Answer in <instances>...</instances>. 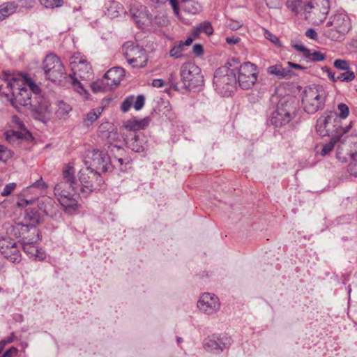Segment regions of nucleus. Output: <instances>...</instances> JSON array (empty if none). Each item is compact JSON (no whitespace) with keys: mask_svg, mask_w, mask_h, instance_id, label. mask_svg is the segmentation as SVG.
Instances as JSON below:
<instances>
[{"mask_svg":"<svg viewBox=\"0 0 357 357\" xmlns=\"http://www.w3.org/2000/svg\"><path fill=\"white\" fill-rule=\"evenodd\" d=\"M199 29L202 33H204L206 35H211L213 32V29L211 24L208 21H204L198 25Z\"/></svg>","mask_w":357,"mask_h":357,"instance_id":"obj_48","label":"nucleus"},{"mask_svg":"<svg viewBox=\"0 0 357 357\" xmlns=\"http://www.w3.org/2000/svg\"><path fill=\"white\" fill-rule=\"evenodd\" d=\"M16 9L17 6L14 3H6L0 6V20L14 13Z\"/></svg>","mask_w":357,"mask_h":357,"instance_id":"obj_36","label":"nucleus"},{"mask_svg":"<svg viewBox=\"0 0 357 357\" xmlns=\"http://www.w3.org/2000/svg\"><path fill=\"white\" fill-rule=\"evenodd\" d=\"M323 72L327 73L328 78L333 82H336V77L335 76V73L332 72V70L328 68L327 66H324L321 68Z\"/></svg>","mask_w":357,"mask_h":357,"instance_id":"obj_58","label":"nucleus"},{"mask_svg":"<svg viewBox=\"0 0 357 357\" xmlns=\"http://www.w3.org/2000/svg\"><path fill=\"white\" fill-rule=\"evenodd\" d=\"M227 26L232 30H236L239 29L242 25L238 22H234L231 20L227 23Z\"/></svg>","mask_w":357,"mask_h":357,"instance_id":"obj_61","label":"nucleus"},{"mask_svg":"<svg viewBox=\"0 0 357 357\" xmlns=\"http://www.w3.org/2000/svg\"><path fill=\"white\" fill-rule=\"evenodd\" d=\"M328 13V0H307L305 8V18L317 22L325 19Z\"/></svg>","mask_w":357,"mask_h":357,"instance_id":"obj_9","label":"nucleus"},{"mask_svg":"<svg viewBox=\"0 0 357 357\" xmlns=\"http://www.w3.org/2000/svg\"><path fill=\"white\" fill-rule=\"evenodd\" d=\"M257 66L250 63L245 62L241 65L238 70V82L243 89L252 87L257 79Z\"/></svg>","mask_w":357,"mask_h":357,"instance_id":"obj_10","label":"nucleus"},{"mask_svg":"<svg viewBox=\"0 0 357 357\" xmlns=\"http://www.w3.org/2000/svg\"><path fill=\"white\" fill-rule=\"evenodd\" d=\"M304 57L310 59L312 61L318 62L324 61L326 59V55L323 53H321L320 52L314 51L311 52V51L308 49Z\"/></svg>","mask_w":357,"mask_h":357,"instance_id":"obj_40","label":"nucleus"},{"mask_svg":"<svg viewBox=\"0 0 357 357\" xmlns=\"http://www.w3.org/2000/svg\"><path fill=\"white\" fill-rule=\"evenodd\" d=\"M325 93L321 86L309 87L305 89L303 97L304 110L308 114H314L325 105Z\"/></svg>","mask_w":357,"mask_h":357,"instance_id":"obj_4","label":"nucleus"},{"mask_svg":"<svg viewBox=\"0 0 357 357\" xmlns=\"http://www.w3.org/2000/svg\"><path fill=\"white\" fill-rule=\"evenodd\" d=\"M68 174H66L65 178H66L67 182L70 181V178L69 177ZM68 183L66 182H59L54 187V195L57 196V199H61L63 196L66 197L67 198L70 199H79V193L78 191V189H73L70 188V190L66 189V184Z\"/></svg>","mask_w":357,"mask_h":357,"instance_id":"obj_19","label":"nucleus"},{"mask_svg":"<svg viewBox=\"0 0 357 357\" xmlns=\"http://www.w3.org/2000/svg\"><path fill=\"white\" fill-rule=\"evenodd\" d=\"M267 6L270 8H276L280 3V0H264Z\"/></svg>","mask_w":357,"mask_h":357,"instance_id":"obj_63","label":"nucleus"},{"mask_svg":"<svg viewBox=\"0 0 357 357\" xmlns=\"http://www.w3.org/2000/svg\"><path fill=\"white\" fill-rule=\"evenodd\" d=\"M146 142V136L141 132L131 133L128 136L126 139L128 147L137 153H141L144 151Z\"/></svg>","mask_w":357,"mask_h":357,"instance_id":"obj_17","label":"nucleus"},{"mask_svg":"<svg viewBox=\"0 0 357 357\" xmlns=\"http://www.w3.org/2000/svg\"><path fill=\"white\" fill-rule=\"evenodd\" d=\"M79 174L80 191L86 195L96 190L104 184V180L100 174V172L87 167L84 170H81Z\"/></svg>","mask_w":357,"mask_h":357,"instance_id":"obj_7","label":"nucleus"},{"mask_svg":"<svg viewBox=\"0 0 357 357\" xmlns=\"http://www.w3.org/2000/svg\"><path fill=\"white\" fill-rule=\"evenodd\" d=\"M333 66L338 70H347L350 69V65L348 61L345 59H336L333 62Z\"/></svg>","mask_w":357,"mask_h":357,"instance_id":"obj_47","label":"nucleus"},{"mask_svg":"<svg viewBox=\"0 0 357 357\" xmlns=\"http://www.w3.org/2000/svg\"><path fill=\"white\" fill-rule=\"evenodd\" d=\"M16 183H10L7 184L3 191L1 192V195L3 197L9 195L15 188Z\"/></svg>","mask_w":357,"mask_h":357,"instance_id":"obj_53","label":"nucleus"},{"mask_svg":"<svg viewBox=\"0 0 357 357\" xmlns=\"http://www.w3.org/2000/svg\"><path fill=\"white\" fill-rule=\"evenodd\" d=\"M266 70L268 75H273L278 79H288L294 75L291 70L284 68L280 63L270 66Z\"/></svg>","mask_w":357,"mask_h":357,"instance_id":"obj_23","label":"nucleus"},{"mask_svg":"<svg viewBox=\"0 0 357 357\" xmlns=\"http://www.w3.org/2000/svg\"><path fill=\"white\" fill-rule=\"evenodd\" d=\"M30 231H33V234H35L36 232V227L24 221L15 223L8 229V232L10 234L14 235L17 238H25L26 234Z\"/></svg>","mask_w":357,"mask_h":357,"instance_id":"obj_22","label":"nucleus"},{"mask_svg":"<svg viewBox=\"0 0 357 357\" xmlns=\"http://www.w3.org/2000/svg\"><path fill=\"white\" fill-rule=\"evenodd\" d=\"M305 36L311 39L316 40L317 33L313 29H309L305 31Z\"/></svg>","mask_w":357,"mask_h":357,"instance_id":"obj_62","label":"nucleus"},{"mask_svg":"<svg viewBox=\"0 0 357 357\" xmlns=\"http://www.w3.org/2000/svg\"><path fill=\"white\" fill-rule=\"evenodd\" d=\"M185 49L183 46V43L180 42L175 43L169 50V56L174 59H178L183 56V52Z\"/></svg>","mask_w":357,"mask_h":357,"instance_id":"obj_38","label":"nucleus"},{"mask_svg":"<svg viewBox=\"0 0 357 357\" xmlns=\"http://www.w3.org/2000/svg\"><path fill=\"white\" fill-rule=\"evenodd\" d=\"M47 188V184L43 180V178L40 177L31 185L28 186L27 190L29 192H33L37 195H41L42 193L45 192Z\"/></svg>","mask_w":357,"mask_h":357,"instance_id":"obj_32","label":"nucleus"},{"mask_svg":"<svg viewBox=\"0 0 357 357\" xmlns=\"http://www.w3.org/2000/svg\"><path fill=\"white\" fill-rule=\"evenodd\" d=\"M17 352V350L15 347H10L9 349L6 351L1 357H13Z\"/></svg>","mask_w":357,"mask_h":357,"instance_id":"obj_60","label":"nucleus"},{"mask_svg":"<svg viewBox=\"0 0 357 357\" xmlns=\"http://www.w3.org/2000/svg\"><path fill=\"white\" fill-rule=\"evenodd\" d=\"M122 49L125 58L132 67L140 68L146 66L148 56L142 47L132 41H127Z\"/></svg>","mask_w":357,"mask_h":357,"instance_id":"obj_6","label":"nucleus"},{"mask_svg":"<svg viewBox=\"0 0 357 357\" xmlns=\"http://www.w3.org/2000/svg\"><path fill=\"white\" fill-rule=\"evenodd\" d=\"M98 118V114L96 112L91 111L89 112L86 117L84 119L83 123L85 126H89L92 125V123L97 120Z\"/></svg>","mask_w":357,"mask_h":357,"instance_id":"obj_49","label":"nucleus"},{"mask_svg":"<svg viewBox=\"0 0 357 357\" xmlns=\"http://www.w3.org/2000/svg\"><path fill=\"white\" fill-rule=\"evenodd\" d=\"M3 79L6 84V88L0 85V94L8 98L10 96L11 104L19 111L20 106L32 107L31 93L28 88L24 86L23 80L20 78L4 73Z\"/></svg>","mask_w":357,"mask_h":357,"instance_id":"obj_1","label":"nucleus"},{"mask_svg":"<svg viewBox=\"0 0 357 357\" xmlns=\"http://www.w3.org/2000/svg\"><path fill=\"white\" fill-rule=\"evenodd\" d=\"M59 202L63 208L65 213L68 215H73L77 213L79 204H78V199H68L63 196L61 199H59Z\"/></svg>","mask_w":357,"mask_h":357,"instance_id":"obj_25","label":"nucleus"},{"mask_svg":"<svg viewBox=\"0 0 357 357\" xmlns=\"http://www.w3.org/2000/svg\"><path fill=\"white\" fill-rule=\"evenodd\" d=\"M337 121V114L333 112L326 113L317 121L316 130L321 136H328L336 130L334 127Z\"/></svg>","mask_w":357,"mask_h":357,"instance_id":"obj_11","label":"nucleus"},{"mask_svg":"<svg viewBox=\"0 0 357 357\" xmlns=\"http://www.w3.org/2000/svg\"><path fill=\"white\" fill-rule=\"evenodd\" d=\"M66 82L70 83L77 93L84 96L85 98H87L89 94L87 91L84 87L83 84L80 83L77 78L74 77L73 75L70 74L68 76Z\"/></svg>","mask_w":357,"mask_h":357,"instance_id":"obj_35","label":"nucleus"},{"mask_svg":"<svg viewBox=\"0 0 357 357\" xmlns=\"http://www.w3.org/2000/svg\"><path fill=\"white\" fill-rule=\"evenodd\" d=\"M291 46L295 48L296 50L302 52L303 54V56L306 54L307 51V48H306L303 44L301 43H294V41L291 42Z\"/></svg>","mask_w":357,"mask_h":357,"instance_id":"obj_56","label":"nucleus"},{"mask_svg":"<svg viewBox=\"0 0 357 357\" xmlns=\"http://www.w3.org/2000/svg\"><path fill=\"white\" fill-rule=\"evenodd\" d=\"M352 161L348 166V172L351 175L357 177V155L356 153H351Z\"/></svg>","mask_w":357,"mask_h":357,"instance_id":"obj_45","label":"nucleus"},{"mask_svg":"<svg viewBox=\"0 0 357 357\" xmlns=\"http://www.w3.org/2000/svg\"><path fill=\"white\" fill-rule=\"evenodd\" d=\"M104 149L107 151V154L112 158H117L124 154V149L120 146L113 144L109 139L105 144Z\"/></svg>","mask_w":357,"mask_h":357,"instance_id":"obj_30","label":"nucleus"},{"mask_svg":"<svg viewBox=\"0 0 357 357\" xmlns=\"http://www.w3.org/2000/svg\"><path fill=\"white\" fill-rule=\"evenodd\" d=\"M0 252L11 262H18L21 260L18 245L10 238H3L0 240Z\"/></svg>","mask_w":357,"mask_h":357,"instance_id":"obj_13","label":"nucleus"},{"mask_svg":"<svg viewBox=\"0 0 357 357\" xmlns=\"http://www.w3.org/2000/svg\"><path fill=\"white\" fill-rule=\"evenodd\" d=\"M180 76L185 89H193L204 84L201 69L193 63H184L180 68Z\"/></svg>","mask_w":357,"mask_h":357,"instance_id":"obj_5","label":"nucleus"},{"mask_svg":"<svg viewBox=\"0 0 357 357\" xmlns=\"http://www.w3.org/2000/svg\"><path fill=\"white\" fill-rule=\"evenodd\" d=\"M236 84V75L233 70L222 67L215 70L213 85L217 92L221 96H230L235 88Z\"/></svg>","mask_w":357,"mask_h":357,"instance_id":"obj_2","label":"nucleus"},{"mask_svg":"<svg viewBox=\"0 0 357 357\" xmlns=\"http://www.w3.org/2000/svg\"><path fill=\"white\" fill-rule=\"evenodd\" d=\"M134 100H135V96L133 95L126 97L121 103V110L123 112H128L130 109L131 107L133 105Z\"/></svg>","mask_w":357,"mask_h":357,"instance_id":"obj_46","label":"nucleus"},{"mask_svg":"<svg viewBox=\"0 0 357 357\" xmlns=\"http://www.w3.org/2000/svg\"><path fill=\"white\" fill-rule=\"evenodd\" d=\"M335 142L331 141L328 143L324 145L322 150L321 151V154L322 155H326L329 153L334 148Z\"/></svg>","mask_w":357,"mask_h":357,"instance_id":"obj_54","label":"nucleus"},{"mask_svg":"<svg viewBox=\"0 0 357 357\" xmlns=\"http://www.w3.org/2000/svg\"><path fill=\"white\" fill-rule=\"evenodd\" d=\"M43 70L45 78L53 83L61 84L63 79H67L64 66L60 59L54 54L46 56L43 62Z\"/></svg>","mask_w":357,"mask_h":357,"instance_id":"obj_3","label":"nucleus"},{"mask_svg":"<svg viewBox=\"0 0 357 357\" xmlns=\"http://www.w3.org/2000/svg\"><path fill=\"white\" fill-rule=\"evenodd\" d=\"M220 303L218 298L210 293L203 294L197 303L199 309L208 314H211L220 308Z\"/></svg>","mask_w":357,"mask_h":357,"instance_id":"obj_15","label":"nucleus"},{"mask_svg":"<svg viewBox=\"0 0 357 357\" xmlns=\"http://www.w3.org/2000/svg\"><path fill=\"white\" fill-rule=\"evenodd\" d=\"M70 66L74 74H77L83 79H90L92 75L91 66L86 59H79L77 61L71 62Z\"/></svg>","mask_w":357,"mask_h":357,"instance_id":"obj_20","label":"nucleus"},{"mask_svg":"<svg viewBox=\"0 0 357 357\" xmlns=\"http://www.w3.org/2000/svg\"><path fill=\"white\" fill-rule=\"evenodd\" d=\"M19 3L21 7L29 9L33 6L35 1L33 0H20Z\"/></svg>","mask_w":357,"mask_h":357,"instance_id":"obj_57","label":"nucleus"},{"mask_svg":"<svg viewBox=\"0 0 357 357\" xmlns=\"http://www.w3.org/2000/svg\"><path fill=\"white\" fill-rule=\"evenodd\" d=\"M192 52L195 54L200 56L203 54V46L201 44H195L192 47Z\"/></svg>","mask_w":357,"mask_h":357,"instance_id":"obj_59","label":"nucleus"},{"mask_svg":"<svg viewBox=\"0 0 357 357\" xmlns=\"http://www.w3.org/2000/svg\"><path fill=\"white\" fill-rule=\"evenodd\" d=\"M86 163H89V168L98 172H107L113 169V165L110 156L103 151L93 150L88 154Z\"/></svg>","mask_w":357,"mask_h":357,"instance_id":"obj_8","label":"nucleus"},{"mask_svg":"<svg viewBox=\"0 0 357 357\" xmlns=\"http://www.w3.org/2000/svg\"><path fill=\"white\" fill-rule=\"evenodd\" d=\"M66 173H67L66 174H68V177H69L68 178H70V181L67 182L68 183L66 184V189L67 190H70V188H73V190L78 189V188L79 187V183H78L77 181L76 180L75 177V169L71 166L66 165L65 167V168L63 170L62 178L60 181V182L67 181L66 178H65Z\"/></svg>","mask_w":357,"mask_h":357,"instance_id":"obj_27","label":"nucleus"},{"mask_svg":"<svg viewBox=\"0 0 357 357\" xmlns=\"http://www.w3.org/2000/svg\"><path fill=\"white\" fill-rule=\"evenodd\" d=\"M13 157V152L6 146L0 144V161L6 162Z\"/></svg>","mask_w":357,"mask_h":357,"instance_id":"obj_43","label":"nucleus"},{"mask_svg":"<svg viewBox=\"0 0 357 357\" xmlns=\"http://www.w3.org/2000/svg\"><path fill=\"white\" fill-rule=\"evenodd\" d=\"M337 109L340 111L339 116L341 119H346L349 114V109L344 103H340L337 105Z\"/></svg>","mask_w":357,"mask_h":357,"instance_id":"obj_51","label":"nucleus"},{"mask_svg":"<svg viewBox=\"0 0 357 357\" xmlns=\"http://www.w3.org/2000/svg\"><path fill=\"white\" fill-rule=\"evenodd\" d=\"M230 344V338L226 335H213L204 340L203 346L207 351L220 354Z\"/></svg>","mask_w":357,"mask_h":357,"instance_id":"obj_14","label":"nucleus"},{"mask_svg":"<svg viewBox=\"0 0 357 357\" xmlns=\"http://www.w3.org/2000/svg\"><path fill=\"white\" fill-rule=\"evenodd\" d=\"M273 98L278 100L276 107L279 108V111L293 116L296 114V107L295 106V98L293 96L285 95L280 98L273 96Z\"/></svg>","mask_w":357,"mask_h":357,"instance_id":"obj_18","label":"nucleus"},{"mask_svg":"<svg viewBox=\"0 0 357 357\" xmlns=\"http://www.w3.org/2000/svg\"><path fill=\"white\" fill-rule=\"evenodd\" d=\"M125 75V70L121 67H114L109 70L103 76V81L106 82V84L113 89L118 86Z\"/></svg>","mask_w":357,"mask_h":357,"instance_id":"obj_16","label":"nucleus"},{"mask_svg":"<svg viewBox=\"0 0 357 357\" xmlns=\"http://www.w3.org/2000/svg\"><path fill=\"white\" fill-rule=\"evenodd\" d=\"M264 36L266 39L272 42L276 46L280 47L281 45L278 38L272 33H271L270 31L266 30L264 33Z\"/></svg>","mask_w":357,"mask_h":357,"instance_id":"obj_52","label":"nucleus"},{"mask_svg":"<svg viewBox=\"0 0 357 357\" xmlns=\"http://www.w3.org/2000/svg\"><path fill=\"white\" fill-rule=\"evenodd\" d=\"M123 12V7L122 5L116 1H112L109 3L107 7L105 14L110 18H115Z\"/></svg>","mask_w":357,"mask_h":357,"instance_id":"obj_31","label":"nucleus"},{"mask_svg":"<svg viewBox=\"0 0 357 357\" xmlns=\"http://www.w3.org/2000/svg\"><path fill=\"white\" fill-rule=\"evenodd\" d=\"M130 13L139 27L151 24L152 15L149 13L145 6L139 3L135 2L131 5Z\"/></svg>","mask_w":357,"mask_h":357,"instance_id":"obj_12","label":"nucleus"},{"mask_svg":"<svg viewBox=\"0 0 357 357\" xmlns=\"http://www.w3.org/2000/svg\"><path fill=\"white\" fill-rule=\"evenodd\" d=\"M12 121H13V123L16 124L17 126V127L19 128H20V129H22V128L24 127V125L22 123V121L17 116H13Z\"/></svg>","mask_w":357,"mask_h":357,"instance_id":"obj_64","label":"nucleus"},{"mask_svg":"<svg viewBox=\"0 0 357 357\" xmlns=\"http://www.w3.org/2000/svg\"><path fill=\"white\" fill-rule=\"evenodd\" d=\"M91 87L92 91L95 93L111 90L109 86L106 84V82L103 81V77L91 83Z\"/></svg>","mask_w":357,"mask_h":357,"instance_id":"obj_39","label":"nucleus"},{"mask_svg":"<svg viewBox=\"0 0 357 357\" xmlns=\"http://www.w3.org/2000/svg\"><path fill=\"white\" fill-rule=\"evenodd\" d=\"M38 211H42L45 215L54 218L57 215L58 211L54 206V202L50 198H45L39 202Z\"/></svg>","mask_w":357,"mask_h":357,"instance_id":"obj_26","label":"nucleus"},{"mask_svg":"<svg viewBox=\"0 0 357 357\" xmlns=\"http://www.w3.org/2000/svg\"><path fill=\"white\" fill-rule=\"evenodd\" d=\"M307 0H288L287 6L295 14H298L301 11L305 13V6Z\"/></svg>","mask_w":357,"mask_h":357,"instance_id":"obj_33","label":"nucleus"},{"mask_svg":"<svg viewBox=\"0 0 357 357\" xmlns=\"http://www.w3.org/2000/svg\"><path fill=\"white\" fill-rule=\"evenodd\" d=\"M145 97L144 95H138L135 101L133 102V107L135 110H140L144 105Z\"/></svg>","mask_w":357,"mask_h":357,"instance_id":"obj_50","label":"nucleus"},{"mask_svg":"<svg viewBox=\"0 0 357 357\" xmlns=\"http://www.w3.org/2000/svg\"><path fill=\"white\" fill-rule=\"evenodd\" d=\"M149 123V119L147 117L141 120L135 119L132 121H127L125 126L129 130H136L145 128L148 126Z\"/></svg>","mask_w":357,"mask_h":357,"instance_id":"obj_34","label":"nucleus"},{"mask_svg":"<svg viewBox=\"0 0 357 357\" xmlns=\"http://www.w3.org/2000/svg\"><path fill=\"white\" fill-rule=\"evenodd\" d=\"M293 115L286 114L279 111V108L276 107L273 112L271 123L275 127H280L289 123L292 119Z\"/></svg>","mask_w":357,"mask_h":357,"instance_id":"obj_24","label":"nucleus"},{"mask_svg":"<svg viewBox=\"0 0 357 357\" xmlns=\"http://www.w3.org/2000/svg\"><path fill=\"white\" fill-rule=\"evenodd\" d=\"M344 71V73H340L338 76L336 77V82L341 81L349 82L355 79L356 75L353 71H350L349 70Z\"/></svg>","mask_w":357,"mask_h":357,"instance_id":"obj_41","label":"nucleus"},{"mask_svg":"<svg viewBox=\"0 0 357 357\" xmlns=\"http://www.w3.org/2000/svg\"><path fill=\"white\" fill-rule=\"evenodd\" d=\"M40 4L46 8H54L62 6L63 0H39Z\"/></svg>","mask_w":357,"mask_h":357,"instance_id":"obj_42","label":"nucleus"},{"mask_svg":"<svg viewBox=\"0 0 357 357\" xmlns=\"http://www.w3.org/2000/svg\"><path fill=\"white\" fill-rule=\"evenodd\" d=\"M327 25L334 26L335 29H340L344 33H348L351 27L350 19L344 13L335 15L332 20L327 22Z\"/></svg>","mask_w":357,"mask_h":357,"instance_id":"obj_21","label":"nucleus"},{"mask_svg":"<svg viewBox=\"0 0 357 357\" xmlns=\"http://www.w3.org/2000/svg\"><path fill=\"white\" fill-rule=\"evenodd\" d=\"M23 80L24 85L29 86V91L33 92L34 94L38 95L40 92L39 86L35 84L33 80L30 78L22 79Z\"/></svg>","mask_w":357,"mask_h":357,"instance_id":"obj_44","label":"nucleus"},{"mask_svg":"<svg viewBox=\"0 0 357 357\" xmlns=\"http://www.w3.org/2000/svg\"><path fill=\"white\" fill-rule=\"evenodd\" d=\"M23 249L25 252H27L31 255H34L38 252L37 248L31 243H27L24 245Z\"/></svg>","mask_w":357,"mask_h":357,"instance_id":"obj_55","label":"nucleus"},{"mask_svg":"<svg viewBox=\"0 0 357 357\" xmlns=\"http://www.w3.org/2000/svg\"><path fill=\"white\" fill-rule=\"evenodd\" d=\"M72 107L63 101H59L57 104V109L56 110V116L61 119H66L69 112L71 111Z\"/></svg>","mask_w":357,"mask_h":357,"instance_id":"obj_37","label":"nucleus"},{"mask_svg":"<svg viewBox=\"0 0 357 357\" xmlns=\"http://www.w3.org/2000/svg\"><path fill=\"white\" fill-rule=\"evenodd\" d=\"M324 34L333 41H340L343 39L346 33L340 29H335L334 26L326 24V27L324 29Z\"/></svg>","mask_w":357,"mask_h":357,"instance_id":"obj_29","label":"nucleus"},{"mask_svg":"<svg viewBox=\"0 0 357 357\" xmlns=\"http://www.w3.org/2000/svg\"><path fill=\"white\" fill-rule=\"evenodd\" d=\"M24 221L36 227V225L43 222V217L38 208H29L25 211Z\"/></svg>","mask_w":357,"mask_h":357,"instance_id":"obj_28","label":"nucleus"}]
</instances>
